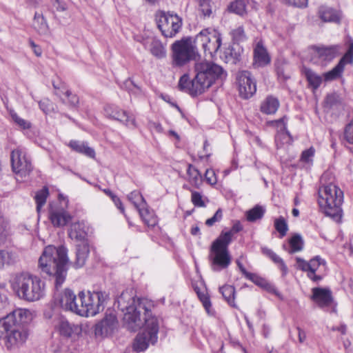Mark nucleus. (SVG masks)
Here are the masks:
<instances>
[{
    "label": "nucleus",
    "mask_w": 353,
    "mask_h": 353,
    "mask_svg": "<svg viewBox=\"0 0 353 353\" xmlns=\"http://www.w3.org/2000/svg\"><path fill=\"white\" fill-rule=\"evenodd\" d=\"M195 72L196 74L193 79L190 80L188 74H183L179 81V89L192 97L201 94L216 79H222L226 76L220 65L209 61L196 63Z\"/></svg>",
    "instance_id": "2"
},
{
    "label": "nucleus",
    "mask_w": 353,
    "mask_h": 353,
    "mask_svg": "<svg viewBox=\"0 0 353 353\" xmlns=\"http://www.w3.org/2000/svg\"><path fill=\"white\" fill-rule=\"evenodd\" d=\"M12 289L23 300L34 302L45 295V283L40 278L27 272L15 274L10 281Z\"/></svg>",
    "instance_id": "4"
},
{
    "label": "nucleus",
    "mask_w": 353,
    "mask_h": 353,
    "mask_svg": "<svg viewBox=\"0 0 353 353\" xmlns=\"http://www.w3.org/2000/svg\"><path fill=\"white\" fill-rule=\"evenodd\" d=\"M12 325L10 321L8 319L7 316L0 319V339L3 338L5 339V336L8 335V332Z\"/></svg>",
    "instance_id": "51"
},
{
    "label": "nucleus",
    "mask_w": 353,
    "mask_h": 353,
    "mask_svg": "<svg viewBox=\"0 0 353 353\" xmlns=\"http://www.w3.org/2000/svg\"><path fill=\"white\" fill-rule=\"evenodd\" d=\"M89 253L90 249L88 243H83L77 245L76 260L74 261L76 268H79L84 265Z\"/></svg>",
    "instance_id": "31"
},
{
    "label": "nucleus",
    "mask_w": 353,
    "mask_h": 353,
    "mask_svg": "<svg viewBox=\"0 0 353 353\" xmlns=\"http://www.w3.org/2000/svg\"><path fill=\"white\" fill-rule=\"evenodd\" d=\"M88 230V227L84 221L75 222L70 225L68 235L71 239L81 243H87Z\"/></svg>",
    "instance_id": "23"
},
{
    "label": "nucleus",
    "mask_w": 353,
    "mask_h": 353,
    "mask_svg": "<svg viewBox=\"0 0 353 353\" xmlns=\"http://www.w3.org/2000/svg\"><path fill=\"white\" fill-rule=\"evenodd\" d=\"M117 303L118 307L123 313V323L131 331L134 332L141 326V313L144 312V330L136 336L133 350L137 352L144 351L150 343H155L158 339V321L152 315L145 301L136 299L133 290H125L118 297Z\"/></svg>",
    "instance_id": "1"
},
{
    "label": "nucleus",
    "mask_w": 353,
    "mask_h": 353,
    "mask_svg": "<svg viewBox=\"0 0 353 353\" xmlns=\"http://www.w3.org/2000/svg\"><path fill=\"white\" fill-rule=\"evenodd\" d=\"M290 248L287 250L289 254H294L303 249L304 242L300 234L293 235L289 240Z\"/></svg>",
    "instance_id": "38"
},
{
    "label": "nucleus",
    "mask_w": 353,
    "mask_h": 353,
    "mask_svg": "<svg viewBox=\"0 0 353 353\" xmlns=\"http://www.w3.org/2000/svg\"><path fill=\"white\" fill-rule=\"evenodd\" d=\"M139 213L148 226L154 227L157 224L158 220L157 216L154 214V212L148 209L147 204L139 210Z\"/></svg>",
    "instance_id": "35"
},
{
    "label": "nucleus",
    "mask_w": 353,
    "mask_h": 353,
    "mask_svg": "<svg viewBox=\"0 0 353 353\" xmlns=\"http://www.w3.org/2000/svg\"><path fill=\"white\" fill-rule=\"evenodd\" d=\"M150 53L157 59H161L166 57V49L161 41L157 38L149 39L145 43Z\"/></svg>",
    "instance_id": "26"
},
{
    "label": "nucleus",
    "mask_w": 353,
    "mask_h": 353,
    "mask_svg": "<svg viewBox=\"0 0 353 353\" xmlns=\"http://www.w3.org/2000/svg\"><path fill=\"white\" fill-rule=\"evenodd\" d=\"M10 161L13 172L21 177L28 175L32 170L31 160L23 147H17L11 152Z\"/></svg>",
    "instance_id": "12"
},
{
    "label": "nucleus",
    "mask_w": 353,
    "mask_h": 353,
    "mask_svg": "<svg viewBox=\"0 0 353 353\" xmlns=\"http://www.w3.org/2000/svg\"><path fill=\"white\" fill-rule=\"evenodd\" d=\"M312 299L321 308H327L333 305L332 292L328 289L313 288Z\"/></svg>",
    "instance_id": "21"
},
{
    "label": "nucleus",
    "mask_w": 353,
    "mask_h": 353,
    "mask_svg": "<svg viewBox=\"0 0 353 353\" xmlns=\"http://www.w3.org/2000/svg\"><path fill=\"white\" fill-rule=\"evenodd\" d=\"M219 291L230 306L236 307V305L234 301L235 289L232 285H225L219 288Z\"/></svg>",
    "instance_id": "37"
},
{
    "label": "nucleus",
    "mask_w": 353,
    "mask_h": 353,
    "mask_svg": "<svg viewBox=\"0 0 353 353\" xmlns=\"http://www.w3.org/2000/svg\"><path fill=\"white\" fill-rule=\"evenodd\" d=\"M223 217L222 210L221 209L217 210L214 216L210 219H208L205 221V224L208 226H212L215 223L219 222Z\"/></svg>",
    "instance_id": "58"
},
{
    "label": "nucleus",
    "mask_w": 353,
    "mask_h": 353,
    "mask_svg": "<svg viewBox=\"0 0 353 353\" xmlns=\"http://www.w3.org/2000/svg\"><path fill=\"white\" fill-rule=\"evenodd\" d=\"M92 299L90 291H88L87 292L82 291L79 293V300L81 305H78V315L85 317L90 316V312H87L85 310L86 308L90 310L92 307L91 301H93Z\"/></svg>",
    "instance_id": "27"
},
{
    "label": "nucleus",
    "mask_w": 353,
    "mask_h": 353,
    "mask_svg": "<svg viewBox=\"0 0 353 353\" xmlns=\"http://www.w3.org/2000/svg\"><path fill=\"white\" fill-rule=\"evenodd\" d=\"M270 57L261 41H259L254 49V67H264L270 63Z\"/></svg>",
    "instance_id": "25"
},
{
    "label": "nucleus",
    "mask_w": 353,
    "mask_h": 353,
    "mask_svg": "<svg viewBox=\"0 0 353 353\" xmlns=\"http://www.w3.org/2000/svg\"><path fill=\"white\" fill-rule=\"evenodd\" d=\"M243 230V226L239 221L234 223L230 230L227 232H222L219 237H223L224 239H228V243H230L232 240V236Z\"/></svg>",
    "instance_id": "43"
},
{
    "label": "nucleus",
    "mask_w": 353,
    "mask_h": 353,
    "mask_svg": "<svg viewBox=\"0 0 353 353\" xmlns=\"http://www.w3.org/2000/svg\"><path fill=\"white\" fill-rule=\"evenodd\" d=\"M30 45L35 55L37 57H41L42 54V50L41 47L37 45L33 41H30Z\"/></svg>",
    "instance_id": "62"
},
{
    "label": "nucleus",
    "mask_w": 353,
    "mask_h": 353,
    "mask_svg": "<svg viewBox=\"0 0 353 353\" xmlns=\"http://www.w3.org/2000/svg\"><path fill=\"white\" fill-rule=\"evenodd\" d=\"M319 15L321 19L324 22L339 23L340 21L339 13L329 7L321 6L319 10Z\"/></svg>",
    "instance_id": "32"
},
{
    "label": "nucleus",
    "mask_w": 353,
    "mask_h": 353,
    "mask_svg": "<svg viewBox=\"0 0 353 353\" xmlns=\"http://www.w3.org/2000/svg\"><path fill=\"white\" fill-rule=\"evenodd\" d=\"M288 3L297 8H305L308 0H287Z\"/></svg>",
    "instance_id": "61"
},
{
    "label": "nucleus",
    "mask_w": 353,
    "mask_h": 353,
    "mask_svg": "<svg viewBox=\"0 0 353 353\" xmlns=\"http://www.w3.org/2000/svg\"><path fill=\"white\" fill-rule=\"evenodd\" d=\"M10 115L13 122L21 129L26 130L31 128V123L27 120L23 119L19 117L17 113L14 110L10 111Z\"/></svg>",
    "instance_id": "44"
},
{
    "label": "nucleus",
    "mask_w": 353,
    "mask_h": 353,
    "mask_svg": "<svg viewBox=\"0 0 353 353\" xmlns=\"http://www.w3.org/2000/svg\"><path fill=\"white\" fill-rule=\"evenodd\" d=\"M230 35L232 40L236 43L242 42L247 39V37L243 26H239L232 29L230 32Z\"/></svg>",
    "instance_id": "45"
},
{
    "label": "nucleus",
    "mask_w": 353,
    "mask_h": 353,
    "mask_svg": "<svg viewBox=\"0 0 353 353\" xmlns=\"http://www.w3.org/2000/svg\"><path fill=\"white\" fill-rule=\"evenodd\" d=\"M64 94L65 99L64 103L68 100V103L72 106H76L79 103V97L76 94H72L69 90H65Z\"/></svg>",
    "instance_id": "57"
},
{
    "label": "nucleus",
    "mask_w": 353,
    "mask_h": 353,
    "mask_svg": "<svg viewBox=\"0 0 353 353\" xmlns=\"http://www.w3.org/2000/svg\"><path fill=\"white\" fill-rule=\"evenodd\" d=\"M172 52V65L181 67L195 56L194 46L190 39L176 41L171 47Z\"/></svg>",
    "instance_id": "11"
},
{
    "label": "nucleus",
    "mask_w": 353,
    "mask_h": 353,
    "mask_svg": "<svg viewBox=\"0 0 353 353\" xmlns=\"http://www.w3.org/2000/svg\"><path fill=\"white\" fill-rule=\"evenodd\" d=\"M230 10L232 12L243 16L246 12L245 3L243 0H236L230 4Z\"/></svg>",
    "instance_id": "50"
},
{
    "label": "nucleus",
    "mask_w": 353,
    "mask_h": 353,
    "mask_svg": "<svg viewBox=\"0 0 353 353\" xmlns=\"http://www.w3.org/2000/svg\"><path fill=\"white\" fill-rule=\"evenodd\" d=\"M197 295L207 313L209 315H213L214 311L212 309V303L208 294L205 292H197Z\"/></svg>",
    "instance_id": "49"
},
{
    "label": "nucleus",
    "mask_w": 353,
    "mask_h": 353,
    "mask_svg": "<svg viewBox=\"0 0 353 353\" xmlns=\"http://www.w3.org/2000/svg\"><path fill=\"white\" fill-rule=\"evenodd\" d=\"M118 321L116 314L113 312L106 313L104 318L96 325L95 334L100 336H108L118 327Z\"/></svg>",
    "instance_id": "20"
},
{
    "label": "nucleus",
    "mask_w": 353,
    "mask_h": 353,
    "mask_svg": "<svg viewBox=\"0 0 353 353\" xmlns=\"http://www.w3.org/2000/svg\"><path fill=\"white\" fill-rule=\"evenodd\" d=\"M26 326H12L8 335L5 336L4 345L8 350H17L23 346L29 336Z\"/></svg>",
    "instance_id": "14"
},
{
    "label": "nucleus",
    "mask_w": 353,
    "mask_h": 353,
    "mask_svg": "<svg viewBox=\"0 0 353 353\" xmlns=\"http://www.w3.org/2000/svg\"><path fill=\"white\" fill-rule=\"evenodd\" d=\"M191 201L195 207L204 208L206 205L203 195L196 191H192Z\"/></svg>",
    "instance_id": "52"
},
{
    "label": "nucleus",
    "mask_w": 353,
    "mask_h": 353,
    "mask_svg": "<svg viewBox=\"0 0 353 353\" xmlns=\"http://www.w3.org/2000/svg\"><path fill=\"white\" fill-rule=\"evenodd\" d=\"M205 179L206 181L211 185L216 184L217 179L215 172L212 169H207L205 173Z\"/></svg>",
    "instance_id": "60"
},
{
    "label": "nucleus",
    "mask_w": 353,
    "mask_h": 353,
    "mask_svg": "<svg viewBox=\"0 0 353 353\" xmlns=\"http://www.w3.org/2000/svg\"><path fill=\"white\" fill-rule=\"evenodd\" d=\"M199 10L205 17H210L212 14L210 0H199Z\"/></svg>",
    "instance_id": "54"
},
{
    "label": "nucleus",
    "mask_w": 353,
    "mask_h": 353,
    "mask_svg": "<svg viewBox=\"0 0 353 353\" xmlns=\"http://www.w3.org/2000/svg\"><path fill=\"white\" fill-rule=\"evenodd\" d=\"M228 239L218 237L212 244L209 260L211 268L214 272H220L227 268L231 263V256L228 251Z\"/></svg>",
    "instance_id": "6"
},
{
    "label": "nucleus",
    "mask_w": 353,
    "mask_h": 353,
    "mask_svg": "<svg viewBox=\"0 0 353 353\" xmlns=\"http://www.w3.org/2000/svg\"><path fill=\"white\" fill-rule=\"evenodd\" d=\"M274 228L279 233L280 238L285 236L288 230V224L283 216H280L274 220Z\"/></svg>",
    "instance_id": "48"
},
{
    "label": "nucleus",
    "mask_w": 353,
    "mask_h": 353,
    "mask_svg": "<svg viewBox=\"0 0 353 353\" xmlns=\"http://www.w3.org/2000/svg\"><path fill=\"white\" fill-rule=\"evenodd\" d=\"M67 203L68 201L63 199L50 204L48 216L53 226L63 227L71 220L72 217L66 210Z\"/></svg>",
    "instance_id": "13"
},
{
    "label": "nucleus",
    "mask_w": 353,
    "mask_h": 353,
    "mask_svg": "<svg viewBox=\"0 0 353 353\" xmlns=\"http://www.w3.org/2000/svg\"><path fill=\"white\" fill-rule=\"evenodd\" d=\"M246 279L250 280L251 281H252L253 283L259 286H264L265 284L266 283V281L264 279L254 273H250V274H248Z\"/></svg>",
    "instance_id": "59"
},
{
    "label": "nucleus",
    "mask_w": 353,
    "mask_h": 353,
    "mask_svg": "<svg viewBox=\"0 0 353 353\" xmlns=\"http://www.w3.org/2000/svg\"><path fill=\"white\" fill-rule=\"evenodd\" d=\"M91 298H93V301H91L92 307L90 310L86 308L85 311L90 312V316H93L103 310L108 296L105 292H91Z\"/></svg>",
    "instance_id": "22"
},
{
    "label": "nucleus",
    "mask_w": 353,
    "mask_h": 353,
    "mask_svg": "<svg viewBox=\"0 0 353 353\" xmlns=\"http://www.w3.org/2000/svg\"><path fill=\"white\" fill-rule=\"evenodd\" d=\"M318 194L321 210L335 221H339L342 216L341 205L343 201V192L341 190L330 183L320 186Z\"/></svg>",
    "instance_id": "5"
},
{
    "label": "nucleus",
    "mask_w": 353,
    "mask_h": 353,
    "mask_svg": "<svg viewBox=\"0 0 353 353\" xmlns=\"http://www.w3.org/2000/svg\"><path fill=\"white\" fill-rule=\"evenodd\" d=\"M353 63V44H352L346 53L340 59L337 65L331 70L325 72L323 75L325 81H331L341 77L346 64Z\"/></svg>",
    "instance_id": "19"
},
{
    "label": "nucleus",
    "mask_w": 353,
    "mask_h": 353,
    "mask_svg": "<svg viewBox=\"0 0 353 353\" xmlns=\"http://www.w3.org/2000/svg\"><path fill=\"white\" fill-rule=\"evenodd\" d=\"M53 87L54 89L55 94L57 95L58 97H59L61 98V99L63 102H65V99L64 92H65V90H68V89L62 83H53Z\"/></svg>",
    "instance_id": "55"
},
{
    "label": "nucleus",
    "mask_w": 353,
    "mask_h": 353,
    "mask_svg": "<svg viewBox=\"0 0 353 353\" xmlns=\"http://www.w3.org/2000/svg\"><path fill=\"white\" fill-rule=\"evenodd\" d=\"M10 235V228L7 221L0 213V243H4Z\"/></svg>",
    "instance_id": "47"
},
{
    "label": "nucleus",
    "mask_w": 353,
    "mask_h": 353,
    "mask_svg": "<svg viewBox=\"0 0 353 353\" xmlns=\"http://www.w3.org/2000/svg\"><path fill=\"white\" fill-rule=\"evenodd\" d=\"M340 54L339 45L314 46L311 48L310 61L314 65L325 68Z\"/></svg>",
    "instance_id": "10"
},
{
    "label": "nucleus",
    "mask_w": 353,
    "mask_h": 353,
    "mask_svg": "<svg viewBox=\"0 0 353 353\" xmlns=\"http://www.w3.org/2000/svg\"><path fill=\"white\" fill-rule=\"evenodd\" d=\"M33 27L40 34H47L49 32L48 23L43 16L38 12L34 14Z\"/></svg>",
    "instance_id": "36"
},
{
    "label": "nucleus",
    "mask_w": 353,
    "mask_h": 353,
    "mask_svg": "<svg viewBox=\"0 0 353 353\" xmlns=\"http://www.w3.org/2000/svg\"><path fill=\"white\" fill-rule=\"evenodd\" d=\"M279 107V100L272 96H269L261 103V111L266 114H272L277 111Z\"/></svg>",
    "instance_id": "33"
},
{
    "label": "nucleus",
    "mask_w": 353,
    "mask_h": 353,
    "mask_svg": "<svg viewBox=\"0 0 353 353\" xmlns=\"http://www.w3.org/2000/svg\"><path fill=\"white\" fill-rule=\"evenodd\" d=\"M270 124L275 127L278 132L275 137L276 144H279L278 142L281 137H284L287 141L290 139V134L287 130L286 117H283L278 120L272 121Z\"/></svg>",
    "instance_id": "29"
},
{
    "label": "nucleus",
    "mask_w": 353,
    "mask_h": 353,
    "mask_svg": "<svg viewBox=\"0 0 353 353\" xmlns=\"http://www.w3.org/2000/svg\"><path fill=\"white\" fill-rule=\"evenodd\" d=\"M265 209L261 205H256L246 212V219L250 222H254L264 216Z\"/></svg>",
    "instance_id": "39"
},
{
    "label": "nucleus",
    "mask_w": 353,
    "mask_h": 353,
    "mask_svg": "<svg viewBox=\"0 0 353 353\" xmlns=\"http://www.w3.org/2000/svg\"><path fill=\"white\" fill-rule=\"evenodd\" d=\"M13 326H25L31 319V312L26 308H17L7 315Z\"/></svg>",
    "instance_id": "24"
},
{
    "label": "nucleus",
    "mask_w": 353,
    "mask_h": 353,
    "mask_svg": "<svg viewBox=\"0 0 353 353\" xmlns=\"http://www.w3.org/2000/svg\"><path fill=\"white\" fill-rule=\"evenodd\" d=\"M128 199L132 202L138 211L147 204L142 194L137 190L131 192L128 195Z\"/></svg>",
    "instance_id": "40"
},
{
    "label": "nucleus",
    "mask_w": 353,
    "mask_h": 353,
    "mask_svg": "<svg viewBox=\"0 0 353 353\" xmlns=\"http://www.w3.org/2000/svg\"><path fill=\"white\" fill-rule=\"evenodd\" d=\"M54 328L60 336L74 340L79 338L83 331L81 325L71 323L62 316L57 318Z\"/></svg>",
    "instance_id": "16"
},
{
    "label": "nucleus",
    "mask_w": 353,
    "mask_h": 353,
    "mask_svg": "<svg viewBox=\"0 0 353 353\" xmlns=\"http://www.w3.org/2000/svg\"><path fill=\"white\" fill-rule=\"evenodd\" d=\"M238 89L240 96L243 99L252 97L256 91L255 80L248 71H241L236 77Z\"/></svg>",
    "instance_id": "17"
},
{
    "label": "nucleus",
    "mask_w": 353,
    "mask_h": 353,
    "mask_svg": "<svg viewBox=\"0 0 353 353\" xmlns=\"http://www.w3.org/2000/svg\"><path fill=\"white\" fill-rule=\"evenodd\" d=\"M296 268L307 273V276L314 283L321 281L325 275L327 263L319 256H316L309 261L300 257L295 259Z\"/></svg>",
    "instance_id": "7"
},
{
    "label": "nucleus",
    "mask_w": 353,
    "mask_h": 353,
    "mask_svg": "<svg viewBox=\"0 0 353 353\" xmlns=\"http://www.w3.org/2000/svg\"><path fill=\"white\" fill-rule=\"evenodd\" d=\"M314 153L315 149L313 147H310L309 149L303 151L301 156V161L305 163L311 162Z\"/></svg>",
    "instance_id": "56"
},
{
    "label": "nucleus",
    "mask_w": 353,
    "mask_h": 353,
    "mask_svg": "<svg viewBox=\"0 0 353 353\" xmlns=\"http://www.w3.org/2000/svg\"><path fill=\"white\" fill-rule=\"evenodd\" d=\"M15 261V256L12 252L0 250V270L7 264L10 265Z\"/></svg>",
    "instance_id": "46"
},
{
    "label": "nucleus",
    "mask_w": 353,
    "mask_h": 353,
    "mask_svg": "<svg viewBox=\"0 0 353 353\" xmlns=\"http://www.w3.org/2000/svg\"><path fill=\"white\" fill-rule=\"evenodd\" d=\"M67 249L63 246L48 245L39 259V269L55 279V285L60 287L65 281L68 270Z\"/></svg>",
    "instance_id": "3"
},
{
    "label": "nucleus",
    "mask_w": 353,
    "mask_h": 353,
    "mask_svg": "<svg viewBox=\"0 0 353 353\" xmlns=\"http://www.w3.org/2000/svg\"><path fill=\"white\" fill-rule=\"evenodd\" d=\"M344 139L351 145L350 149L353 152V122L346 125L344 131Z\"/></svg>",
    "instance_id": "53"
},
{
    "label": "nucleus",
    "mask_w": 353,
    "mask_h": 353,
    "mask_svg": "<svg viewBox=\"0 0 353 353\" xmlns=\"http://www.w3.org/2000/svg\"><path fill=\"white\" fill-rule=\"evenodd\" d=\"M187 174L188 175V180L192 185L198 187L201 183L202 180L201 173L192 165H188Z\"/></svg>",
    "instance_id": "41"
},
{
    "label": "nucleus",
    "mask_w": 353,
    "mask_h": 353,
    "mask_svg": "<svg viewBox=\"0 0 353 353\" xmlns=\"http://www.w3.org/2000/svg\"><path fill=\"white\" fill-rule=\"evenodd\" d=\"M261 250L263 254L270 259L275 264L278 265L279 270L282 272V276H285L288 273V268L283 260L268 247H261Z\"/></svg>",
    "instance_id": "30"
},
{
    "label": "nucleus",
    "mask_w": 353,
    "mask_h": 353,
    "mask_svg": "<svg viewBox=\"0 0 353 353\" xmlns=\"http://www.w3.org/2000/svg\"><path fill=\"white\" fill-rule=\"evenodd\" d=\"M159 29L166 38H172L180 31L182 19L176 14L170 12L159 11L155 15Z\"/></svg>",
    "instance_id": "8"
},
{
    "label": "nucleus",
    "mask_w": 353,
    "mask_h": 353,
    "mask_svg": "<svg viewBox=\"0 0 353 353\" xmlns=\"http://www.w3.org/2000/svg\"><path fill=\"white\" fill-rule=\"evenodd\" d=\"M68 146L76 152L82 154L89 158L95 157V151L89 147L88 144L83 141L72 140L69 142Z\"/></svg>",
    "instance_id": "28"
},
{
    "label": "nucleus",
    "mask_w": 353,
    "mask_h": 353,
    "mask_svg": "<svg viewBox=\"0 0 353 353\" xmlns=\"http://www.w3.org/2000/svg\"><path fill=\"white\" fill-rule=\"evenodd\" d=\"M303 72L309 83V85L314 90H316L320 87L323 81V77L321 75L306 67L303 68Z\"/></svg>",
    "instance_id": "34"
},
{
    "label": "nucleus",
    "mask_w": 353,
    "mask_h": 353,
    "mask_svg": "<svg viewBox=\"0 0 353 353\" xmlns=\"http://www.w3.org/2000/svg\"><path fill=\"white\" fill-rule=\"evenodd\" d=\"M54 304L65 311H70L77 314V296L69 288H65L55 296Z\"/></svg>",
    "instance_id": "18"
},
{
    "label": "nucleus",
    "mask_w": 353,
    "mask_h": 353,
    "mask_svg": "<svg viewBox=\"0 0 353 353\" xmlns=\"http://www.w3.org/2000/svg\"><path fill=\"white\" fill-rule=\"evenodd\" d=\"M48 194V189L46 187L43 188L36 193L34 199L37 203V210L38 212H40L42 207L45 205Z\"/></svg>",
    "instance_id": "42"
},
{
    "label": "nucleus",
    "mask_w": 353,
    "mask_h": 353,
    "mask_svg": "<svg viewBox=\"0 0 353 353\" xmlns=\"http://www.w3.org/2000/svg\"><path fill=\"white\" fill-rule=\"evenodd\" d=\"M236 263V265H237L239 270L241 271V272L246 278L248 276V274H250V272H248L246 270V269L245 268V267L243 266V265L242 264V263L241 262V261L239 259H237Z\"/></svg>",
    "instance_id": "64"
},
{
    "label": "nucleus",
    "mask_w": 353,
    "mask_h": 353,
    "mask_svg": "<svg viewBox=\"0 0 353 353\" xmlns=\"http://www.w3.org/2000/svg\"><path fill=\"white\" fill-rule=\"evenodd\" d=\"M104 113L107 117L119 121L128 128L134 129L137 128L134 116L115 105H106L104 107Z\"/></svg>",
    "instance_id": "15"
},
{
    "label": "nucleus",
    "mask_w": 353,
    "mask_h": 353,
    "mask_svg": "<svg viewBox=\"0 0 353 353\" xmlns=\"http://www.w3.org/2000/svg\"><path fill=\"white\" fill-rule=\"evenodd\" d=\"M194 43L202 48L205 56L209 55L212 58L221 45V37L216 30L206 28L196 34Z\"/></svg>",
    "instance_id": "9"
},
{
    "label": "nucleus",
    "mask_w": 353,
    "mask_h": 353,
    "mask_svg": "<svg viewBox=\"0 0 353 353\" xmlns=\"http://www.w3.org/2000/svg\"><path fill=\"white\" fill-rule=\"evenodd\" d=\"M112 199L114 205L120 210L121 212L124 214L125 209L120 199L115 195H112Z\"/></svg>",
    "instance_id": "63"
}]
</instances>
